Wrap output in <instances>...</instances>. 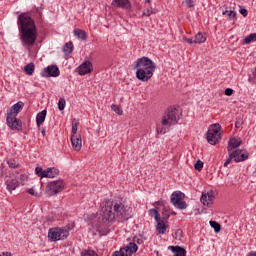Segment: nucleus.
Segmentation results:
<instances>
[{
    "label": "nucleus",
    "mask_w": 256,
    "mask_h": 256,
    "mask_svg": "<svg viewBox=\"0 0 256 256\" xmlns=\"http://www.w3.org/2000/svg\"><path fill=\"white\" fill-rule=\"evenodd\" d=\"M99 215L101 223H111L115 219L127 223V220L133 217V208L125 206L121 200H107Z\"/></svg>",
    "instance_id": "1"
},
{
    "label": "nucleus",
    "mask_w": 256,
    "mask_h": 256,
    "mask_svg": "<svg viewBox=\"0 0 256 256\" xmlns=\"http://www.w3.org/2000/svg\"><path fill=\"white\" fill-rule=\"evenodd\" d=\"M20 41L23 47H33L37 42V26L31 12H16Z\"/></svg>",
    "instance_id": "2"
},
{
    "label": "nucleus",
    "mask_w": 256,
    "mask_h": 256,
    "mask_svg": "<svg viewBox=\"0 0 256 256\" xmlns=\"http://www.w3.org/2000/svg\"><path fill=\"white\" fill-rule=\"evenodd\" d=\"M132 69H137L136 79H138V81L147 83V81L153 77V73H155L157 66L155 65V62H153V60H151L149 57L143 56L133 63Z\"/></svg>",
    "instance_id": "3"
},
{
    "label": "nucleus",
    "mask_w": 256,
    "mask_h": 256,
    "mask_svg": "<svg viewBox=\"0 0 256 256\" xmlns=\"http://www.w3.org/2000/svg\"><path fill=\"white\" fill-rule=\"evenodd\" d=\"M179 119H181V112H179V109L174 106L168 107L162 117V126L158 125L156 128L157 133L165 135V133H167V129H165V127L177 125V123H179Z\"/></svg>",
    "instance_id": "4"
},
{
    "label": "nucleus",
    "mask_w": 256,
    "mask_h": 256,
    "mask_svg": "<svg viewBox=\"0 0 256 256\" xmlns=\"http://www.w3.org/2000/svg\"><path fill=\"white\" fill-rule=\"evenodd\" d=\"M75 229V224H68L64 227L50 228L48 231V238L50 241H65L69 237V231Z\"/></svg>",
    "instance_id": "5"
},
{
    "label": "nucleus",
    "mask_w": 256,
    "mask_h": 256,
    "mask_svg": "<svg viewBox=\"0 0 256 256\" xmlns=\"http://www.w3.org/2000/svg\"><path fill=\"white\" fill-rule=\"evenodd\" d=\"M221 125L213 124L210 126L206 139L210 145H217L221 141Z\"/></svg>",
    "instance_id": "6"
},
{
    "label": "nucleus",
    "mask_w": 256,
    "mask_h": 256,
    "mask_svg": "<svg viewBox=\"0 0 256 256\" xmlns=\"http://www.w3.org/2000/svg\"><path fill=\"white\" fill-rule=\"evenodd\" d=\"M184 198L185 194L183 192L175 191L170 196V203H172L176 209H187L188 205L185 201H183Z\"/></svg>",
    "instance_id": "7"
},
{
    "label": "nucleus",
    "mask_w": 256,
    "mask_h": 256,
    "mask_svg": "<svg viewBox=\"0 0 256 256\" xmlns=\"http://www.w3.org/2000/svg\"><path fill=\"white\" fill-rule=\"evenodd\" d=\"M35 175L40 177L41 179H55L59 175V169L55 167L47 168L46 170H43L42 167H36L35 168Z\"/></svg>",
    "instance_id": "8"
},
{
    "label": "nucleus",
    "mask_w": 256,
    "mask_h": 256,
    "mask_svg": "<svg viewBox=\"0 0 256 256\" xmlns=\"http://www.w3.org/2000/svg\"><path fill=\"white\" fill-rule=\"evenodd\" d=\"M139 250V246L135 242H130L127 246L120 248V251H115L112 256H133Z\"/></svg>",
    "instance_id": "9"
},
{
    "label": "nucleus",
    "mask_w": 256,
    "mask_h": 256,
    "mask_svg": "<svg viewBox=\"0 0 256 256\" xmlns=\"http://www.w3.org/2000/svg\"><path fill=\"white\" fill-rule=\"evenodd\" d=\"M64 189L65 182H63V180L52 181L46 186V191L50 193V195H57V193H61Z\"/></svg>",
    "instance_id": "10"
},
{
    "label": "nucleus",
    "mask_w": 256,
    "mask_h": 256,
    "mask_svg": "<svg viewBox=\"0 0 256 256\" xmlns=\"http://www.w3.org/2000/svg\"><path fill=\"white\" fill-rule=\"evenodd\" d=\"M5 185L7 191L9 193H13L17 187H19V180L17 179V176L15 174H10L9 176L5 177Z\"/></svg>",
    "instance_id": "11"
},
{
    "label": "nucleus",
    "mask_w": 256,
    "mask_h": 256,
    "mask_svg": "<svg viewBox=\"0 0 256 256\" xmlns=\"http://www.w3.org/2000/svg\"><path fill=\"white\" fill-rule=\"evenodd\" d=\"M111 6L115 9H124L128 13L133 11V5H131L130 0H113Z\"/></svg>",
    "instance_id": "12"
},
{
    "label": "nucleus",
    "mask_w": 256,
    "mask_h": 256,
    "mask_svg": "<svg viewBox=\"0 0 256 256\" xmlns=\"http://www.w3.org/2000/svg\"><path fill=\"white\" fill-rule=\"evenodd\" d=\"M6 123L12 131H21L23 129V122L17 117L6 116Z\"/></svg>",
    "instance_id": "13"
},
{
    "label": "nucleus",
    "mask_w": 256,
    "mask_h": 256,
    "mask_svg": "<svg viewBox=\"0 0 256 256\" xmlns=\"http://www.w3.org/2000/svg\"><path fill=\"white\" fill-rule=\"evenodd\" d=\"M61 71L57 65H51L44 68L41 72L42 77H59Z\"/></svg>",
    "instance_id": "14"
},
{
    "label": "nucleus",
    "mask_w": 256,
    "mask_h": 256,
    "mask_svg": "<svg viewBox=\"0 0 256 256\" xmlns=\"http://www.w3.org/2000/svg\"><path fill=\"white\" fill-rule=\"evenodd\" d=\"M93 72V63L89 60H85L79 67L76 68L78 75H89Z\"/></svg>",
    "instance_id": "15"
},
{
    "label": "nucleus",
    "mask_w": 256,
    "mask_h": 256,
    "mask_svg": "<svg viewBox=\"0 0 256 256\" xmlns=\"http://www.w3.org/2000/svg\"><path fill=\"white\" fill-rule=\"evenodd\" d=\"M25 104L22 101L17 102L7 110L6 117H17L23 111Z\"/></svg>",
    "instance_id": "16"
},
{
    "label": "nucleus",
    "mask_w": 256,
    "mask_h": 256,
    "mask_svg": "<svg viewBox=\"0 0 256 256\" xmlns=\"http://www.w3.org/2000/svg\"><path fill=\"white\" fill-rule=\"evenodd\" d=\"M213 199H215V192L209 191L207 193H202L200 201L206 207H211V205H213Z\"/></svg>",
    "instance_id": "17"
},
{
    "label": "nucleus",
    "mask_w": 256,
    "mask_h": 256,
    "mask_svg": "<svg viewBox=\"0 0 256 256\" xmlns=\"http://www.w3.org/2000/svg\"><path fill=\"white\" fill-rule=\"evenodd\" d=\"M71 143L74 151H79L83 147V140H81V135H72Z\"/></svg>",
    "instance_id": "18"
},
{
    "label": "nucleus",
    "mask_w": 256,
    "mask_h": 256,
    "mask_svg": "<svg viewBox=\"0 0 256 256\" xmlns=\"http://www.w3.org/2000/svg\"><path fill=\"white\" fill-rule=\"evenodd\" d=\"M234 153H237L235 157V163H241L242 161H247L249 159V153H243V150L236 149Z\"/></svg>",
    "instance_id": "19"
},
{
    "label": "nucleus",
    "mask_w": 256,
    "mask_h": 256,
    "mask_svg": "<svg viewBox=\"0 0 256 256\" xmlns=\"http://www.w3.org/2000/svg\"><path fill=\"white\" fill-rule=\"evenodd\" d=\"M168 249L174 253V256H187V250L181 246H169Z\"/></svg>",
    "instance_id": "20"
},
{
    "label": "nucleus",
    "mask_w": 256,
    "mask_h": 256,
    "mask_svg": "<svg viewBox=\"0 0 256 256\" xmlns=\"http://www.w3.org/2000/svg\"><path fill=\"white\" fill-rule=\"evenodd\" d=\"M240 146H241V140L237 138H231L228 142L227 151L228 153H231L233 149H237V147H240Z\"/></svg>",
    "instance_id": "21"
},
{
    "label": "nucleus",
    "mask_w": 256,
    "mask_h": 256,
    "mask_svg": "<svg viewBox=\"0 0 256 256\" xmlns=\"http://www.w3.org/2000/svg\"><path fill=\"white\" fill-rule=\"evenodd\" d=\"M156 222V231H158V234L165 235L167 231V225H165V220H161V218H159V220H156Z\"/></svg>",
    "instance_id": "22"
},
{
    "label": "nucleus",
    "mask_w": 256,
    "mask_h": 256,
    "mask_svg": "<svg viewBox=\"0 0 256 256\" xmlns=\"http://www.w3.org/2000/svg\"><path fill=\"white\" fill-rule=\"evenodd\" d=\"M47 117V110H42L36 115V125L37 127H41L43 123H45V119Z\"/></svg>",
    "instance_id": "23"
},
{
    "label": "nucleus",
    "mask_w": 256,
    "mask_h": 256,
    "mask_svg": "<svg viewBox=\"0 0 256 256\" xmlns=\"http://www.w3.org/2000/svg\"><path fill=\"white\" fill-rule=\"evenodd\" d=\"M74 35L78 39H81L82 41H87V32H85L82 29L76 28L74 29Z\"/></svg>",
    "instance_id": "24"
},
{
    "label": "nucleus",
    "mask_w": 256,
    "mask_h": 256,
    "mask_svg": "<svg viewBox=\"0 0 256 256\" xmlns=\"http://www.w3.org/2000/svg\"><path fill=\"white\" fill-rule=\"evenodd\" d=\"M222 15H227L230 21H237V12L234 10H226L222 12Z\"/></svg>",
    "instance_id": "25"
},
{
    "label": "nucleus",
    "mask_w": 256,
    "mask_h": 256,
    "mask_svg": "<svg viewBox=\"0 0 256 256\" xmlns=\"http://www.w3.org/2000/svg\"><path fill=\"white\" fill-rule=\"evenodd\" d=\"M73 42H67L63 46V53L67 56L73 53Z\"/></svg>",
    "instance_id": "26"
},
{
    "label": "nucleus",
    "mask_w": 256,
    "mask_h": 256,
    "mask_svg": "<svg viewBox=\"0 0 256 256\" xmlns=\"http://www.w3.org/2000/svg\"><path fill=\"white\" fill-rule=\"evenodd\" d=\"M205 41H207V37L203 33L199 32L195 35V39H194L195 45H197V43L198 44L205 43Z\"/></svg>",
    "instance_id": "27"
},
{
    "label": "nucleus",
    "mask_w": 256,
    "mask_h": 256,
    "mask_svg": "<svg viewBox=\"0 0 256 256\" xmlns=\"http://www.w3.org/2000/svg\"><path fill=\"white\" fill-rule=\"evenodd\" d=\"M24 71H25L26 75H33V73H35V63L30 62L29 64H27L24 67Z\"/></svg>",
    "instance_id": "28"
},
{
    "label": "nucleus",
    "mask_w": 256,
    "mask_h": 256,
    "mask_svg": "<svg viewBox=\"0 0 256 256\" xmlns=\"http://www.w3.org/2000/svg\"><path fill=\"white\" fill-rule=\"evenodd\" d=\"M256 41V33H251L244 39V44L249 45V43H253Z\"/></svg>",
    "instance_id": "29"
},
{
    "label": "nucleus",
    "mask_w": 256,
    "mask_h": 256,
    "mask_svg": "<svg viewBox=\"0 0 256 256\" xmlns=\"http://www.w3.org/2000/svg\"><path fill=\"white\" fill-rule=\"evenodd\" d=\"M169 217H171V209H169V207H164L162 210V218L167 221V219H169Z\"/></svg>",
    "instance_id": "30"
},
{
    "label": "nucleus",
    "mask_w": 256,
    "mask_h": 256,
    "mask_svg": "<svg viewBox=\"0 0 256 256\" xmlns=\"http://www.w3.org/2000/svg\"><path fill=\"white\" fill-rule=\"evenodd\" d=\"M210 227H212L216 233H220L221 231V224H219L217 221H210Z\"/></svg>",
    "instance_id": "31"
},
{
    "label": "nucleus",
    "mask_w": 256,
    "mask_h": 256,
    "mask_svg": "<svg viewBox=\"0 0 256 256\" xmlns=\"http://www.w3.org/2000/svg\"><path fill=\"white\" fill-rule=\"evenodd\" d=\"M235 157H237V152H229V158L225 161L224 167H227L231 163L232 159L235 161Z\"/></svg>",
    "instance_id": "32"
},
{
    "label": "nucleus",
    "mask_w": 256,
    "mask_h": 256,
    "mask_svg": "<svg viewBox=\"0 0 256 256\" xmlns=\"http://www.w3.org/2000/svg\"><path fill=\"white\" fill-rule=\"evenodd\" d=\"M148 213L151 217L154 216L155 221H159L161 218V215H159V211H157V209H150Z\"/></svg>",
    "instance_id": "33"
},
{
    "label": "nucleus",
    "mask_w": 256,
    "mask_h": 256,
    "mask_svg": "<svg viewBox=\"0 0 256 256\" xmlns=\"http://www.w3.org/2000/svg\"><path fill=\"white\" fill-rule=\"evenodd\" d=\"M79 127V120L74 119L72 121V135H77V128Z\"/></svg>",
    "instance_id": "34"
},
{
    "label": "nucleus",
    "mask_w": 256,
    "mask_h": 256,
    "mask_svg": "<svg viewBox=\"0 0 256 256\" xmlns=\"http://www.w3.org/2000/svg\"><path fill=\"white\" fill-rule=\"evenodd\" d=\"M81 256H99L95 250H83Z\"/></svg>",
    "instance_id": "35"
},
{
    "label": "nucleus",
    "mask_w": 256,
    "mask_h": 256,
    "mask_svg": "<svg viewBox=\"0 0 256 256\" xmlns=\"http://www.w3.org/2000/svg\"><path fill=\"white\" fill-rule=\"evenodd\" d=\"M65 98H60L58 101V109L59 111H64L65 110V105H66Z\"/></svg>",
    "instance_id": "36"
},
{
    "label": "nucleus",
    "mask_w": 256,
    "mask_h": 256,
    "mask_svg": "<svg viewBox=\"0 0 256 256\" xmlns=\"http://www.w3.org/2000/svg\"><path fill=\"white\" fill-rule=\"evenodd\" d=\"M111 109L112 111H114V113H116L117 115H123V110L119 108V106L112 104L111 105Z\"/></svg>",
    "instance_id": "37"
},
{
    "label": "nucleus",
    "mask_w": 256,
    "mask_h": 256,
    "mask_svg": "<svg viewBox=\"0 0 256 256\" xmlns=\"http://www.w3.org/2000/svg\"><path fill=\"white\" fill-rule=\"evenodd\" d=\"M154 206H155V207H163V209H164V207H167V201H165V200H163V199L158 200V201H156V202L154 203Z\"/></svg>",
    "instance_id": "38"
},
{
    "label": "nucleus",
    "mask_w": 256,
    "mask_h": 256,
    "mask_svg": "<svg viewBox=\"0 0 256 256\" xmlns=\"http://www.w3.org/2000/svg\"><path fill=\"white\" fill-rule=\"evenodd\" d=\"M8 165L11 167V169H17V167H19V163H17L15 159L8 160Z\"/></svg>",
    "instance_id": "39"
},
{
    "label": "nucleus",
    "mask_w": 256,
    "mask_h": 256,
    "mask_svg": "<svg viewBox=\"0 0 256 256\" xmlns=\"http://www.w3.org/2000/svg\"><path fill=\"white\" fill-rule=\"evenodd\" d=\"M203 165V161L197 160L196 163L194 164V168L196 169V171H201L203 169Z\"/></svg>",
    "instance_id": "40"
},
{
    "label": "nucleus",
    "mask_w": 256,
    "mask_h": 256,
    "mask_svg": "<svg viewBox=\"0 0 256 256\" xmlns=\"http://www.w3.org/2000/svg\"><path fill=\"white\" fill-rule=\"evenodd\" d=\"M185 5L188 7V9L195 7L193 0H185Z\"/></svg>",
    "instance_id": "41"
},
{
    "label": "nucleus",
    "mask_w": 256,
    "mask_h": 256,
    "mask_svg": "<svg viewBox=\"0 0 256 256\" xmlns=\"http://www.w3.org/2000/svg\"><path fill=\"white\" fill-rule=\"evenodd\" d=\"M155 12H151V9H145L144 11H143V15L145 16V17H150L151 15H153Z\"/></svg>",
    "instance_id": "42"
},
{
    "label": "nucleus",
    "mask_w": 256,
    "mask_h": 256,
    "mask_svg": "<svg viewBox=\"0 0 256 256\" xmlns=\"http://www.w3.org/2000/svg\"><path fill=\"white\" fill-rule=\"evenodd\" d=\"M183 41H185V43H189V45H193L195 44V39H191V38H187V37H183Z\"/></svg>",
    "instance_id": "43"
},
{
    "label": "nucleus",
    "mask_w": 256,
    "mask_h": 256,
    "mask_svg": "<svg viewBox=\"0 0 256 256\" xmlns=\"http://www.w3.org/2000/svg\"><path fill=\"white\" fill-rule=\"evenodd\" d=\"M224 95H227V97H231L233 95V89L232 88H226L224 91Z\"/></svg>",
    "instance_id": "44"
},
{
    "label": "nucleus",
    "mask_w": 256,
    "mask_h": 256,
    "mask_svg": "<svg viewBox=\"0 0 256 256\" xmlns=\"http://www.w3.org/2000/svg\"><path fill=\"white\" fill-rule=\"evenodd\" d=\"M27 193H29V195H32V197H39V194L35 193V189L33 188L28 189Z\"/></svg>",
    "instance_id": "45"
},
{
    "label": "nucleus",
    "mask_w": 256,
    "mask_h": 256,
    "mask_svg": "<svg viewBox=\"0 0 256 256\" xmlns=\"http://www.w3.org/2000/svg\"><path fill=\"white\" fill-rule=\"evenodd\" d=\"M133 241H134V243H137L138 245H142L143 238L141 236L140 237H134Z\"/></svg>",
    "instance_id": "46"
},
{
    "label": "nucleus",
    "mask_w": 256,
    "mask_h": 256,
    "mask_svg": "<svg viewBox=\"0 0 256 256\" xmlns=\"http://www.w3.org/2000/svg\"><path fill=\"white\" fill-rule=\"evenodd\" d=\"M239 13H241V15H242L243 17H247V15H249V12H248L247 9H245V8H241V9L239 10Z\"/></svg>",
    "instance_id": "47"
},
{
    "label": "nucleus",
    "mask_w": 256,
    "mask_h": 256,
    "mask_svg": "<svg viewBox=\"0 0 256 256\" xmlns=\"http://www.w3.org/2000/svg\"><path fill=\"white\" fill-rule=\"evenodd\" d=\"M246 256H256V251H250Z\"/></svg>",
    "instance_id": "48"
},
{
    "label": "nucleus",
    "mask_w": 256,
    "mask_h": 256,
    "mask_svg": "<svg viewBox=\"0 0 256 256\" xmlns=\"http://www.w3.org/2000/svg\"><path fill=\"white\" fill-rule=\"evenodd\" d=\"M241 125H242V123L241 122H236L235 123V127H236V129H240L241 128Z\"/></svg>",
    "instance_id": "49"
},
{
    "label": "nucleus",
    "mask_w": 256,
    "mask_h": 256,
    "mask_svg": "<svg viewBox=\"0 0 256 256\" xmlns=\"http://www.w3.org/2000/svg\"><path fill=\"white\" fill-rule=\"evenodd\" d=\"M20 179L21 181H25V179H27V176L25 174H21Z\"/></svg>",
    "instance_id": "50"
},
{
    "label": "nucleus",
    "mask_w": 256,
    "mask_h": 256,
    "mask_svg": "<svg viewBox=\"0 0 256 256\" xmlns=\"http://www.w3.org/2000/svg\"><path fill=\"white\" fill-rule=\"evenodd\" d=\"M253 79H254V82L256 83V66H255V69L253 71Z\"/></svg>",
    "instance_id": "51"
},
{
    "label": "nucleus",
    "mask_w": 256,
    "mask_h": 256,
    "mask_svg": "<svg viewBox=\"0 0 256 256\" xmlns=\"http://www.w3.org/2000/svg\"><path fill=\"white\" fill-rule=\"evenodd\" d=\"M41 133H42V137H45V135H46V131H45V128H42V131H41Z\"/></svg>",
    "instance_id": "52"
},
{
    "label": "nucleus",
    "mask_w": 256,
    "mask_h": 256,
    "mask_svg": "<svg viewBox=\"0 0 256 256\" xmlns=\"http://www.w3.org/2000/svg\"><path fill=\"white\" fill-rule=\"evenodd\" d=\"M171 215L175 216V215H177V212L172 211V212H171Z\"/></svg>",
    "instance_id": "53"
},
{
    "label": "nucleus",
    "mask_w": 256,
    "mask_h": 256,
    "mask_svg": "<svg viewBox=\"0 0 256 256\" xmlns=\"http://www.w3.org/2000/svg\"><path fill=\"white\" fill-rule=\"evenodd\" d=\"M150 13H155V10H153V9H150Z\"/></svg>",
    "instance_id": "54"
},
{
    "label": "nucleus",
    "mask_w": 256,
    "mask_h": 256,
    "mask_svg": "<svg viewBox=\"0 0 256 256\" xmlns=\"http://www.w3.org/2000/svg\"><path fill=\"white\" fill-rule=\"evenodd\" d=\"M5 256H11V253H6V255Z\"/></svg>",
    "instance_id": "55"
},
{
    "label": "nucleus",
    "mask_w": 256,
    "mask_h": 256,
    "mask_svg": "<svg viewBox=\"0 0 256 256\" xmlns=\"http://www.w3.org/2000/svg\"><path fill=\"white\" fill-rule=\"evenodd\" d=\"M146 3H151V0H146Z\"/></svg>",
    "instance_id": "56"
}]
</instances>
